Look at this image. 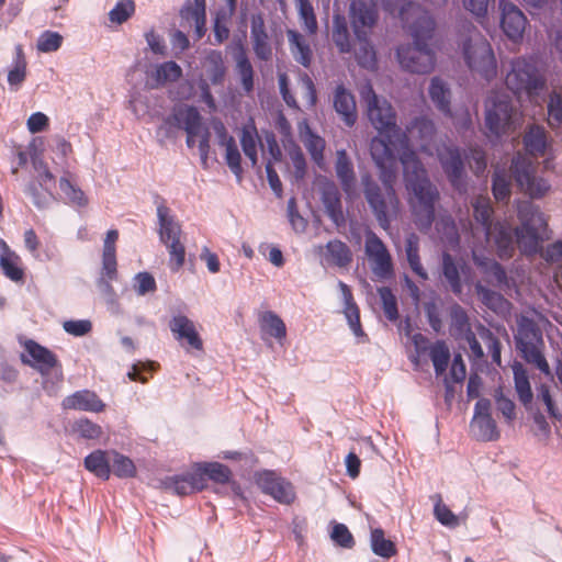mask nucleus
I'll return each mask as SVG.
<instances>
[{"instance_id":"nucleus-1","label":"nucleus","mask_w":562,"mask_h":562,"mask_svg":"<svg viewBox=\"0 0 562 562\" xmlns=\"http://www.w3.org/2000/svg\"><path fill=\"white\" fill-rule=\"evenodd\" d=\"M436 126L432 120L420 115L411 121L405 131L397 133V140L401 149V164L403 165L404 156L413 154L418 157L412 149L411 143H415L422 153L432 156L435 153L441 164V167L451 183V186L463 193L467 191V182L464 180V164L460 149L453 145H435Z\"/></svg>"},{"instance_id":"nucleus-2","label":"nucleus","mask_w":562,"mask_h":562,"mask_svg":"<svg viewBox=\"0 0 562 562\" xmlns=\"http://www.w3.org/2000/svg\"><path fill=\"white\" fill-rule=\"evenodd\" d=\"M403 172L406 188L414 194L412 212L420 231L431 227L435 220V205L439 191L427 178V171L418 157L413 154L404 156Z\"/></svg>"},{"instance_id":"nucleus-3","label":"nucleus","mask_w":562,"mask_h":562,"mask_svg":"<svg viewBox=\"0 0 562 562\" xmlns=\"http://www.w3.org/2000/svg\"><path fill=\"white\" fill-rule=\"evenodd\" d=\"M408 10L407 8L406 13ZM411 10L417 15L416 21L409 25L414 44L400 46L396 56L401 66L407 71L428 74L434 69L436 61L435 53L427 44L435 30V20L427 11L420 10L415 4Z\"/></svg>"},{"instance_id":"nucleus-4","label":"nucleus","mask_w":562,"mask_h":562,"mask_svg":"<svg viewBox=\"0 0 562 562\" xmlns=\"http://www.w3.org/2000/svg\"><path fill=\"white\" fill-rule=\"evenodd\" d=\"M380 179L381 183L371 173L364 172L361 175V186L364 199L379 226L387 231L391 222L397 218L401 212V202L394 188V171L381 172Z\"/></svg>"},{"instance_id":"nucleus-5","label":"nucleus","mask_w":562,"mask_h":562,"mask_svg":"<svg viewBox=\"0 0 562 562\" xmlns=\"http://www.w3.org/2000/svg\"><path fill=\"white\" fill-rule=\"evenodd\" d=\"M348 15L359 43L356 59L361 67L373 70L376 67V53L370 37L379 21L376 3L373 0H351Z\"/></svg>"},{"instance_id":"nucleus-6","label":"nucleus","mask_w":562,"mask_h":562,"mask_svg":"<svg viewBox=\"0 0 562 562\" xmlns=\"http://www.w3.org/2000/svg\"><path fill=\"white\" fill-rule=\"evenodd\" d=\"M517 217L520 226L515 228V237L521 254H539L540 244L549 238L548 220L544 214L532 202L520 201L517 204Z\"/></svg>"},{"instance_id":"nucleus-7","label":"nucleus","mask_w":562,"mask_h":562,"mask_svg":"<svg viewBox=\"0 0 562 562\" xmlns=\"http://www.w3.org/2000/svg\"><path fill=\"white\" fill-rule=\"evenodd\" d=\"M467 37L462 41V55L468 68L486 80L497 75V63L490 42L470 22L464 24Z\"/></svg>"},{"instance_id":"nucleus-8","label":"nucleus","mask_w":562,"mask_h":562,"mask_svg":"<svg viewBox=\"0 0 562 562\" xmlns=\"http://www.w3.org/2000/svg\"><path fill=\"white\" fill-rule=\"evenodd\" d=\"M517 330L514 336L516 348L522 358L533 364L543 374H550V367L543 355L544 340L538 324L526 315L517 317Z\"/></svg>"},{"instance_id":"nucleus-9","label":"nucleus","mask_w":562,"mask_h":562,"mask_svg":"<svg viewBox=\"0 0 562 562\" xmlns=\"http://www.w3.org/2000/svg\"><path fill=\"white\" fill-rule=\"evenodd\" d=\"M519 113L509 95L493 93L486 101L485 127L490 135L502 136L514 132L519 125Z\"/></svg>"},{"instance_id":"nucleus-10","label":"nucleus","mask_w":562,"mask_h":562,"mask_svg":"<svg viewBox=\"0 0 562 562\" xmlns=\"http://www.w3.org/2000/svg\"><path fill=\"white\" fill-rule=\"evenodd\" d=\"M159 223V238L166 246L169 254V267L171 271L178 272L186 261V247L181 243V225L171 215L170 209L161 203L157 206Z\"/></svg>"},{"instance_id":"nucleus-11","label":"nucleus","mask_w":562,"mask_h":562,"mask_svg":"<svg viewBox=\"0 0 562 562\" xmlns=\"http://www.w3.org/2000/svg\"><path fill=\"white\" fill-rule=\"evenodd\" d=\"M505 82L507 88L518 97L538 94L546 83L533 58L526 57H518L512 61V69L507 74Z\"/></svg>"},{"instance_id":"nucleus-12","label":"nucleus","mask_w":562,"mask_h":562,"mask_svg":"<svg viewBox=\"0 0 562 562\" xmlns=\"http://www.w3.org/2000/svg\"><path fill=\"white\" fill-rule=\"evenodd\" d=\"M173 128L186 131L188 147H194L195 137H200L204 128L202 116L198 109L189 105L178 109L164 121L159 132H164L166 137H172Z\"/></svg>"},{"instance_id":"nucleus-13","label":"nucleus","mask_w":562,"mask_h":562,"mask_svg":"<svg viewBox=\"0 0 562 562\" xmlns=\"http://www.w3.org/2000/svg\"><path fill=\"white\" fill-rule=\"evenodd\" d=\"M254 482L265 495L282 505H291L296 499L294 485L276 471H257L254 474Z\"/></svg>"},{"instance_id":"nucleus-14","label":"nucleus","mask_w":562,"mask_h":562,"mask_svg":"<svg viewBox=\"0 0 562 562\" xmlns=\"http://www.w3.org/2000/svg\"><path fill=\"white\" fill-rule=\"evenodd\" d=\"M368 117L379 134L390 133L397 135L400 127L396 124V113L389 101L380 99L370 87L367 97Z\"/></svg>"},{"instance_id":"nucleus-15","label":"nucleus","mask_w":562,"mask_h":562,"mask_svg":"<svg viewBox=\"0 0 562 562\" xmlns=\"http://www.w3.org/2000/svg\"><path fill=\"white\" fill-rule=\"evenodd\" d=\"M510 169L519 188L531 198L540 199L549 191V183L535 176V168L527 158L520 155L516 156Z\"/></svg>"},{"instance_id":"nucleus-16","label":"nucleus","mask_w":562,"mask_h":562,"mask_svg":"<svg viewBox=\"0 0 562 562\" xmlns=\"http://www.w3.org/2000/svg\"><path fill=\"white\" fill-rule=\"evenodd\" d=\"M364 252L371 263L372 272L376 277L387 279L393 276L391 254L383 240L372 231L366 233Z\"/></svg>"},{"instance_id":"nucleus-17","label":"nucleus","mask_w":562,"mask_h":562,"mask_svg":"<svg viewBox=\"0 0 562 562\" xmlns=\"http://www.w3.org/2000/svg\"><path fill=\"white\" fill-rule=\"evenodd\" d=\"M396 153L401 160V149L397 140V135L390 133V138L386 134H380L370 142V154L376 167L381 172L391 171L396 164Z\"/></svg>"},{"instance_id":"nucleus-18","label":"nucleus","mask_w":562,"mask_h":562,"mask_svg":"<svg viewBox=\"0 0 562 562\" xmlns=\"http://www.w3.org/2000/svg\"><path fill=\"white\" fill-rule=\"evenodd\" d=\"M23 346L25 353L21 356L22 362L42 375H47L55 367H60L57 356L35 340L29 339Z\"/></svg>"},{"instance_id":"nucleus-19","label":"nucleus","mask_w":562,"mask_h":562,"mask_svg":"<svg viewBox=\"0 0 562 562\" xmlns=\"http://www.w3.org/2000/svg\"><path fill=\"white\" fill-rule=\"evenodd\" d=\"M501 27L504 34L514 43H519L526 31L527 18L513 2L499 0Z\"/></svg>"},{"instance_id":"nucleus-20","label":"nucleus","mask_w":562,"mask_h":562,"mask_svg":"<svg viewBox=\"0 0 562 562\" xmlns=\"http://www.w3.org/2000/svg\"><path fill=\"white\" fill-rule=\"evenodd\" d=\"M486 245H472V259L474 265L485 276V280L496 286L508 285V278L505 269L494 259L485 256Z\"/></svg>"},{"instance_id":"nucleus-21","label":"nucleus","mask_w":562,"mask_h":562,"mask_svg":"<svg viewBox=\"0 0 562 562\" xmlns=\"http://www.w3.org/2000/svg\"><path fill=\"white\" fill-rule=\"evenodd\" d=\"M335 171L347 198L350 200L357 198V179L353 164L345 149H339L336 153Z\"/></svg>"},{"instance_id":"nucleus-22","label":"nucleus","mask_w":562,"mask_h":562,"mask_svg":"<svg viewBox=\"0 0 562 562\" xmlns=\"http://www.w3.org/2000/svg\"><path fill=\"white\" fill-rule=\"evenodd\" d=\"M162 483L166 490L180 496L190 495L206 487L205 479L196 470L183 475L166 477Z\"/></svg>"},{"instance_id":"nucleus-23","label":"nucleus","mask_w":562,"mask_h":562,"mask_svg":"<svg viewBox=\"0 0 562 562\" xmlns=\"http://www.w3.org/2000/svg\"><path fill=\"white\" fill-rule=\"evenodd\" d=\"M169 328L177 340H186L188 347L191 349L203 350V340L200 337L194 323L187 316H173L169 323Z\"/></svg>"},{"instance_id":"nucleus-24","label":"nucleus","mask_w":562,"mask_h":562,"mask_svg":"<svg viewBox=\"0 0 562 562\" xmlns=\"http://www.w3.org/2000/svg\"><path fill=\"white\" fill-rule=\"evenodd\" d=\"M61 406L64 409L85 411L101 413L105 408L103 401L90 390L77 391L71 395L66 396Z\"/></svg>"},{"instance_id":"nucleus-25","label":"nucleus","mask_w":562,"mask_h":562,"mask_svg":"<svg viewBox=\"0 0 562 562\" xmlns=\"http://www.w3.org/2000/svg\"><path fill=\"white\" fill-rule=\"evenodd\" d=\"M252 48L260 60H269L272 57V47L266 31L265 20L261 14L252 15L250 25Z\"/></svg>"},{"instance_id":"nucleus-26","label":"nucleus","mask_w":562,"mask_h":562,"mask_svg":"<svg viewBox=\"0 0 562 562\" xmlns=\"http://www.w3.org/2000/svg\"><path fill=\"white\" fill-rule=\"evenodd\" d=\"M299 136L306 150L308 151L311 159L318 166L324 165V150L326 148L325 139L315 134L306 120L299 123Z\"/></svg>"},{"instance_id":"nucleus-27","label":"nucleus","mask_w":562,"mask_h":562,"mask_svg":"<svg viewBox=\"0 0 562 562\" xmlns=\"http://www.w3.org/2000/svg\"><path fill=\"white\" fill-rule=\"evenodd\" d=\"M473 217L475 222L481 225L483 232V245L490 243V235L492 233L494 209L491 199L486 195H477L472 201ZM482 245V243H480Z\"/></svg>"},{"instance_id":"nucleus-28","label":"nucleus","mask_w":562,"mask_h":562,"mask_svg":"<svg viewBox=\"0 0 562 562\" xmlns=\"http://www.w3.org/2000/svg\"><path fill=\"white\" fill-rule=\"evenodd\" d=\"M510 225L506 222H496L492 227L490 240L493 239L496 247V254L501 259H509L515 252V241L513 238Z\"/></svg>"},{"instance_id":"nucleus-29","label":"nucleus","mask_w":562,"mask_h":562,"mask_svg":"<svg viewBox=\"0 0 562 562\" xmlns=\"http://www.w3.org/2000/svg\"><path fill=\"white\" fill-rule=\"evenodd\" d=\"M117 239H119V231L117 229L108 231L104 241H103L101 278H106L108 280H116L117 279V261H116V241H117Z\"/></svg>"},{"instance_id":"nucleus-30","label":"nucleus","mask_w":562,"mask_h":562,"mask_svg":"<svg viewBox=\"0 0 562 562\" xmlns=\"http://www.w3.org/2000/svg\"><path fill=\"white\" fill-rule=\"evenodd\" d=\"M220 146L225 148V160L231 171L240 178L241 168V156L237 147L236 140L233 136L228 135L225 126L220 123L216 127Z\"/></svg>"},{"instance_id":"nucleus-31","label":"nucleus","mask_w":562,"mask_h":562,"mask_svg":"<svg viewBox=\"0 0 562 562\" xmlns=\"http://www.w3.org/2000/svg\"><path fill=\"white\" fill-rule=\"evenodd\" d=\"M334 108L347 126H352L357 121V108L351 92L338 86L334 93Z\"/></svg>"},{"instance_id":"nucleus-32","label":"nucleus","mask_w":562,"mask_h":562,"mask_svg":"<svg viewBox=\"0 0 562 562\" xmlns=\"http://www.w3.org/2000/svg\"><path fill=\"white\" fill-rule=\"evenodd\" d=\"M290 52L299 64L308 68L313 60V49L306 37L296 30L286 31Z\"/></svg>"},{"instance_id":"nucleus-33","label":"nucleus","mask_w":562,"mask_h":562,"mask_svg":"<svg viewBox=\"0 0 562 562\" xmlns=\"http://www.w3.org/2000/svg\"><path fill=\"white\" fill-rule=\"evenodd\" d=\"M0 268L3 274L11 281L19 282L24 278V270L21 267V258L10 249L4 240H0Z\"/></svg>"},{"instance_id":"nucleus-34","label":"nucleus","mask_w":562,"mask_h":562,"mask_svg":"<svg viewBox=\"0 0 562 562\" xmlns=\"http://www.w3.org/2000/svg\"><path fill=\"white\" fill-rule=\"evenodd\" d=\"M181 16L188 21H192L195 29L196 40H201L205 34L206 23V4L205 0L188 1L180 12Z\"/></svg>"},{"instance_id":"nucleus-35","label":"nucleus","mask_w":562,"mask_h":562,"mask_svg":"<svg viewBox=\"0 0 562 562\" xmlns=\"http://www.w3.org/2000/svg\"><path fill=\"white\" fill-rule=\"evenodd\" d=\"M234 55L236 61V71L240 78L241 87L245 93H250L254 90V68L246 54V49L241 42H238L235 47Z\"/></svg>"},{"instance_id":"nucleus-36","label":"nucleus","mask_w":562,"mask_h":562,"mask_svg":"<svg viewBox=\"0 0 562 562\" xmlns=\"http://www.w3.org/2000/svg\"><path fill=\"white\" fill-rule=\"evenodd\" d=\"M428 93L437 110L443 115L452 117L450 109L451 91L448 85L442 79L434 77L430 81Z\"/></svg>"},{"instance_id":"nucleus-37","label":"nucleus","mask_w":562,"mask_h":562,"mask_svg":"<svg viewBox=\"0 0 562 562\" xmlns=\"http://www.w3.org/2000/svg\"><path fill=\"white\" fill-rule=\"evenodd\" d=\"M85 468L101 480H109L111 475V452L94 450L85 458Z\"/></svg>"},{"instance_id":"nucleus-38","label":"nucleus","mask_w":562,"mask_h":562,"mask_svg":"<svg viewBox=\"0 0 562 562\" xmlns=\"http://www.w3.org/2000/svg\"><path fill=\"white\" fill-rule=\"evenodd\" d=\"M338 285L345 302L344 313L348 324L356 336H362L363 330L360 323V311L353 300L351 289L342 281H339Z\"/></svg>"},{"instance_id":"nucleus-39","label":"nucleus","mask_w":562,"mask_h":562,"mask_svg":"<svg viewBox=\"0 0 562 562\" xmlns=\"http://www.w3.org/2000/svg\"><path fill=\"white\" fill-rule=\"evenodd\" d=\"M324 258L328 265L344 268L352 261V254L347 244L334 239L327 243Z\"/></svg>"},{"instance_id":"nucleus-40","label":"nucleus","mask_w":562,"mask_h":562,"mask_svg":"<svg viewBox=\"0 0 562 562\" xmlns=\"http://www.w3.org/2000/svg\"><path fill=\"white\" fill-rule=\"evenodd\" d=\"M331 40L340 53L347 54L352 50L347 20L341 14L333 16Z\"/></svg>"},{"instance_id":"nucleus-41","label":"nucleus","mask_w":562,"mask_h":562,"mask_svg":"<svg viewBox=\"0 0 562 562\" xmlns=\"http://www.w3.org/2000/svg\"><path fill=\"white\" fill-rule=\"evenodd\" d=\"M258 143H260L258 131L254 121H250L241 127L240 145L245 156L251 161L252 166H256L258 162Z\"/></svg>"},{"instance_id":"nucleus-42","label":"nucleus","mask_w":562,"mask_h":562,"mask_svg":"<svg viewBox=\"0 0 562 562\" xmlns=\"http://www.w3.org/2000/svg\"><path fill=\"white\" fill-rule=\"evenodd\" d=\"M182 77V68L176 61H165L156 66L150 74L153 87H162L168 82H176Z\"/></svg>"},{"instance_id":"nucleus-43","label":"nucleus","mask_w":562,"mask_h":562,"mask_svg":"<svg viewBox=\"0 0 562 562\" xmlns=\"http://www.w3.org/2000/svg\"><path fill=\"white\" fill-rule=\"evenodd\" d=\"M27 72V60L24 54L23 45L14 46V58L12 68L8 72V82L11 87L19 88L25 80Z\"/></svg>"},{"instance_id":"nucleus-44","label":"nucleus","mask_w":562,"mask_h":562,"mask_svg":"<svg viewBox=\"0 0 562 562\" xmlns=\"http://www.w3.org/2000/svg\"><path fill=\"white\" fill-rule=\"evenodd\" d=\"M405 252L412 271L422 280H427L428 274L424 269L419 257V237L415 233H412L406 237Z\"/></svg>"},{"instance_id":"nucleus-45","label":"nucleus","mask_w":562,"mask_h":562,"mask_svg":"<svg viewBox=\"0 0 562 562\" xmlns=\"http://www.w3.org/2000/svg\"><path fill=\"white\" fill-rule=\"evenodd\" d=\"M512 369L514 373L515 390L517 392L518 398L524 405H528L532 401V391L528 372L518 361L513 363Z\"/></svg>"},{"instance_id":"nucleus-46","label":"nucleus","mask_w":562,"mask_h":562,"mask_svg":"<svg viewBox=\"0 0 562 562\" xmlns=\"http://www.w3.org/2000/svg\"><path fill=\"white\" fill-rule=\"evenodd\" d=\"M204 66L211 82L213 85H221L226 74V67L222 52L215 49L207 52L204 58Z\"/></svg>"},{"instance_id":"nucleus-47","label":"nucleus","mask_w":562,"mask_h":562,"mask_svg":"<svg viewBox=\"0 0 562 562\" xmlns=\"http://www.w3.org/2000/svg\"><path fill=\"white\" fill-rule=\"evenodd\" d=\"M370 544L378 557L390 559L397 554L395 542L385 537L384 529H371Z\"/></svg>"},{"instance_id":"nucleus-48","label":"nucleus","mask_w":562,"mask_h":562,"mask_svg":"<svg viewBox=\"0 0 562 562\" xmlns=\"http://www.w3.org/2000/svg\"><path fill=\"white\" fill-rule=\"evenodd\" d=\"M198 473L203 475V479H209L217 484H226L232 479L231 469L220 462H204L196 465Z\"/></svg>"},{"instance_id":"nucleus-49","label":"nucleus","mask_w":562,"mask_h":562,"mask_svg":"<svg viewBox=\"0 0 562 562\" xmlns=\"http://www.w3.org/2000/svg\"><path fill=\"white\" fill-rule=\"evenodd\" d=\"M259 324L261 331L269 335L270 337L282 340L286 336L285 324L274 312H263L259 317Z\"/></svg>"},{"instance_id":"nucleus-50","label":"nucleus","mask_w":562,"mask_h":562,"mask_svg":"<svg viewBox=\"0 0 562 562\" xmlns=\"http://www.w3.org/2000/svg\"><path fill=\"white\" fill-rule=\"evenodd\" d=\"M299 19L308 35H315L318 30L317 18L311 0H294Z\"/></svg>"},{"instance_id":"nucleus-51","label":"nucleus","mask_w":562,"mask_h":562,"mask_svg":"<svg viewBox=\"0 0 562 562\" xmlns=\"http://www.w3.org/2000/svg\"><path fill=\"white\" fill-rule=\"evenodd\" d=\"M526 150L532 156H541L546 151L547 136L541 126H531L524 137Z\"/></svg>"},{"instance_id":"nucleus-52","label":"nucleus","mask_w":562,"mask_h":562,"mask_svg":"<svg viewBox=\"0 0 562 562\" xmlns=\"http://www.w3.org/2000/svg\"><path fill=\"white\" fill-rule=\"evenodd\" d=\"M471 429L474 436L482 441H493L499 437L496 423L492 416L472 419Z\"/></svg>"},{"instance_id":"nucleus-53","label":"nucleus","mask_w":562,"mask_h":562,"mask_svg":"<svg viewBox=\"0 0 562 562\" xmlns=\"http://www.w3.org/2000/svg\"><path fill=\"white\" fill-rule=\"evenodd\" d=\"M475 292L481 302L494 312H503L509 305L508 301L498 292H495L481 283L475 284Z\"/></svg>"},{"instance_id":"nucleus-54","label":"nucleus","mask_w":562,"mask_h":562,"mask_svg":"<svg viewBox=\"0 0 562 562\" xmlns=\"http://www.w3.org/2000/svg\"><path fill=\"white\" fill-rule=\"evenodd\" d=\"M429 357L437 375H441L448 368L450 351L445 341L438 340L429 348Z\"/></svg>"},{"instance_id":"nucleus-55","label":"nucleus","mask_w":562,"mask_h":562,"mask_svg":"<svg viewBox=\"0 0 562 562\" xmlns=\"http://www.w3.org/2000/svg\"><path fill=\"white\" fill-rule=\"evenodd\" d=\"M111 472L121 479L134 477L136 475V467L128 457L123 456L116 451H112Z\"/></svg>"},{"instance_id":"nucleus-56","label":"nucleus","mask_w":562,"mask_h":562,"mask_svg":"<svg viewBox=\"0 0 562 562\" xmlns=\"http://www.w3.org/2000/svg\"><path fill=\"white\" fill-rule=\"evenodd\" d=\"M492 192L495 200L505 202L510 196L509 177L504 170H495L493 175Z\"/></svg>"},{"instance_id":"nucleus-57","label":"nucleus","mask_w":562,"mask_h":562,"mask_svg":"<svg viewBox=\"0 0 562 562\" xmlns=\"http://www.w3.org/2000/svg\"><path fill=\"white\" fill-rule=\"evenodd\" d=\"M451 317V330L456 336H464L468 333L472 331L469 323V317L467 312L460 305L456 304L451 307L450 312Z\"/></svg>"},{"instance_id":"nucleus-58","label":"nucleus","mask_w":562,"mask_h":562,"mask_svg":"<svg viewBox=\"0 0 562 562\" xmlns=\"http://www.w3.org/2000/svg\"><path fill=\"white\" fill-rule=\"evenodd\" d=\"M442 272L454 293H461L462 285L458 267L449 254L442 256Z\"/></svg>"},{"instance_id":"nucleus-59","label":"nucleus","mask_w":562,"mask_h":562,"mask_svg":"<svg viewBox=\"0 0 562 562\" xmlns=\"http://www.w3.org/2000/svg\"><path fill=\"white\" fill-rule=\"evenodd\" d=\"M59 188L70 203L80 207L88 205V199L85 192L72 184L69 179L60 178Z\"/></svg>"},{"instance_id":"nucleus-60","label":"nucleus","mask_w":562,"mask_h":562,"mask_svg":"<svg viewBox=\"0 0 562 562\" xmlns=\"http://www.w3.org/2000/svg\"><path fill=\"white\" fill-rule=\"evenodd\" d=\"M378 292L382 302V308L385 317L391 322H395L398 318L396 296L387 286L380 288Z\"/></svg>"},{"instance_id":"nucleus-61","label":"nucleus","mask_w":562,"mask_h":562,"mask_svg":"<svg viewBox=\"0 0 562 562\" xmlns=\"http://www.w3.org/2000/svg\"><path fill=\"white\" fill-rule=\"evenodd\" d=\"M479 335H480L481 339L484 341V344L486 345V348L488 349V352L491 353L492 361L495 364L501 366L502 344H501L499 339L490 329L485 328L484 326L480 327Z\"/></svg>"},{"instance_id":"nucleus-62","label":"nucleus","mask_w":562,"mask_h":562,"mask_svg":"<svg viewBox=\"0 0 562 562\" xmlns=\"http://www.w3.org/2000/svg\"><path fill=\"white\" fill-rule=\"evenodd\" d=\"M74 430L82 438L99 439L103 431L102 427L88 418H80L74 424Z\"/></svg>"},{"instance_id":"nucleus-63","label":"nucleus","mask_w":562,"mask_h":562,"mask_svg":"<svg viewBox=\"0 0 562 562\" xmlns=\"http://www.w3.org/2000/svg\"><path fill=\"white\" fill-rule=\"evenodd\" d=\"M135 12V3L133 0L119 1L109 12L110 21L122 24L126 22Z\"/></svg>"},{"instance_id":"nucleus-64","label":"nucleus","mask_w":562,"mask_h":562,"mask_svg":"<svg viewBox=\"0 0 562 562\" xmlns=\"http://www.w3.org/2000/svg\"><path fill=\"white\" fill-rule=\"evenodd\" d=\"M63 40L59 33L45 31L40 35L36 47L42 53L56 52L61 46Z\"/></svg>"}]
</instances>
